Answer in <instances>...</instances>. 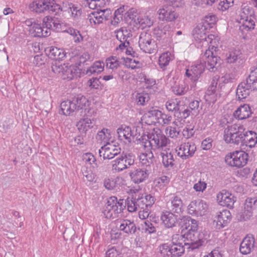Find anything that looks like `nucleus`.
Listing matches in <instances>:
<instances>
[{"label":"nucleus","instance_id":"13","mask_svg":"<svg viewBox=\"0 0 257 257\" xmlns=\"http://www.w3.org/2000/svg\"><path fill=\"white\" fill-rule=\"evenodd\" d=\"M205 67L204 62H197L191 66L190 69L186 70V76L190 78L192 81L196 82L203 73Z\"/></svg>","mask_w":257,"mask_h":257},{"label":"nucleus","instance_id":"31","mask_svg":"<svg viewBox=\"0 0 257 257\" xmlns=\"http://www.w3.org/2000/svg\"><path fill=\"white\" fill-rule=\"evenodd\" d=\"M159 18L160 20L172 22L178 17V14L172 9L167 8L160 9L159 12Z\"/></svg>","mask_w":257,"mask_h":257},{"label":"nucleus","instance_id":"2","mask_svg":"<svg viewBox=\"0 0 257 257\" xmlns=\"http://www.w3.org/2000/svg\"><path fill=\"white\" fill-rule=\"evenodd\" d=\"M125 206V201L123 199L117 200L116 197L111 196L108 199L102 212L106 218L115 219L119 216Z\"/></svg>","mask_w":257,"mask_h":257},{"label":"nucleus","instance_id":"15","mask_svg":"<svg viewBox=\"0 0 257 257\" xmlns=\"http://www.w3.org/2000/svg\"><path fill=\"white\" fill-rule=\"evenodd\" d=\"M255 89L256 88L254 86H252V85L246 79L245 81L241 82L238 85L236 91V97L239 100L245 99L251 91Z\"/></svg>","mask_w":257,"mask_h":257},{"label":"nucleus","instance_id":"56","mask_svg":"<svg viewBox=\"0 0 257 257\" xmlns=\"http://www.w3.org/2000/svg\"><path fill=\"white\" fill-rule=\"evenodd\" d=\"M110 136L109 131L106 128L102 129L99 131L96 136V139L98 140L103 141L105 142Z\"/></svg>","mask_w":257,"mask_h":257},{"label":"nucleus","instance_id":"21","mask_svg":"<svg viewBox=\"0 0 257 257\" xmlns=\"http://www.w3.org/2000/svg\"><path fill=\"white\" fill-rule=\"evenodd\" d=\"M29 29L30 33L35 37H46L50 35V30L46 28L43 23V27L39 24L34 23Z\"/></svg>","mask_w":257,"mask_h":257},{"label":"nucleus","instance_id":"60","mask_svg":"<svg viewBox=\"0 0 257 257\" xmlns=\"http://www.w3.org/2000/svg\"><path fill=\"white\" fill-rule=\"evenodd\" d=\"M144 229L145 232H148L150 234L156 231V228L154 224L149 220H146L144 222Z\"/></svg>","mask_w":257,"mask_h":257},{"label":"nucleus","instance_id":"25","mask_svg":"<svg viewBox=\"0 0 257 257\" xmlns=\"http://www.w3.org/2000/svg\"><path fill=\"white\" fill-rule=\"evenodd\" d=\"M140 161L141 165L146 167V170H149V172H151L152 168L154 167L155 158L154 154L152 152L149 153H142L140 155Z\"/></svg>","mask_w":257,"mask_h":257},{"label":"nucleus","instance_id":"5","mask_svg":"<svg viewBox=\"0 0 257 257\" xmlns=\"http://www.w3.org/2000/svg\"><path fill=\"white\" fill-rule=\"evenodd\" d=\"M140 49L145 53H155L157 50V45L150 34L143 32L141 33L139 41Z\"/></svg>","mask_w":257,"mask_h":257},{"label":"nucleus","instance_id":"42","mask_svg":"<svg viewBox=\"0 0 257 257\" xmlns=\"http://www.w3.org/2000/svg\"><path fill=\"white\" fill-rule=\"evenodd\" d=\"M241 53L239 50H232L226 54V61L228 63H233L241 59Z\"/></svg>","mask_w":257,"mask_h":257},{"label":"nucleus","instance_id":"8","mask_svg":"<svg viewBox=\"0 0 257 257\" xmlns=\"http://www.w3.org/2000/svg\"><path fill=\"white\" fill-rule=\"evenodd\" d=\"M54 0H40L35 1L29 5L31 11L41 13L46 11L50 14L53 13V6Z\"/></svg>","mask_w":257,"mask_h":257},{"label":"nucleus","instance_id":"11","mask_svg":"<svg viewBox=\"0 0 257 257\" xmlns=\"http://www.w3.org/2000/svg\"><path fill=\"white\" fill-rule=\"evenodd\" d=\"M149 138L153 142L154 150L166 146L169 141L159 128L154 129L153 132L149 134Z\"/></svg>","mask_w":257,"mask_h":257},{"label":"nucleus","instance_id":"57","mask_svg":"<svg viewBox=\"0 0 257 257\" xmlns=\"http://www.w3.org/2000/svg\"><path fill=\"white\" fill-rule=\"evenodd\" d=\"M217 18L214 15H209L206 16L204 18V22L201 23L202 24L205 25L207 27H212V25H213L216 22Z\"/></svg>","mask_w":257,"mask_h":257},{"label":"nucleus","instance_id":"52","mask_svg":"<svg viewBox=\"0 0 257 257\" xmlns=\"http://www.w3.org/2000/svg\"><path fill=\"white\" fill-rule=\"evenodd\" d=\"M149 100L150 96L148 93H138L136 95V102L138 105H144Z\"/></svg>","mask_w":257,"mask_h":257},{"label":"nucleus","instance_id":"54","mask_svg":"<svg viewBox=\"0 0 257 257\" xmlns=\"http://www.w3.org/2000/svg\"><path fill=\"white\" fill-rule=\"evenodd\" d=\"M81 171L83 175V179L84 181L92 182L93 181L95 178V175L90 170H88L86 167H82Z\"/></svg>","mask_w":257,"mask_h":257},{"label":"nucleus","instance_id":"7","mask_svg":"<svg viewBox=\"0 0 257 257\" xmlns=\"http://www.w3.org/2000/svg\"><path fill=\"white\" fill-rule=\"evenodd\" d=\"M186 246L182 243H173L172 245H168L164 244L161 249V253L163 257H179L185 252Z\"/></svg>","mask_w":257,"mask_h":257},{"label":"nucleus","instance_id":"53","mask_svg":"<svg viewBox=\"0 0 257 257\" xmlns=\"http://www.w3.org/2000/svg\"><path fill=\"white\" fill-rule=\"evenodd\" d=\"M246 79L252 86H254L257 89V67L250 71L249 75Z\"/></svg>","mask_w":257,"mask_h":257},{"label":"nucleus","instance_id":"9","mask_svg":"<svg viewBox=\"0 0 257 257\" xmlns=\"http://www.w3.org/2000/svg\"><path fill=\"white\" fill-rule=\"evenodd\" d=\"M121 149L119 146L111 143H107L99 150L100 157L102 156L104 160L111 159L120 154Z\"/></svg>","mask_w":257,"mask_h":257},{"label":"nucleus","instance_id":"22","mask_svg":"<svg viewBox=\"0 0 257 257\" xmlns=\"http://www.w3.org/2000/svg\"><path fill=\"white\" fill-rule=\"evenodd\" d=\"M170 77L168 78L169 81L172 91L174 94L177 95H182L185 94L188 90V86L184 82H177L175 80L174 77L169 80Z\"/></svg>","mask_w":257,"mask_h":257},{"label":"nucleus","instance_id":"28","mask_svg":"<svg viewBox=\"0 0 257 257\" xmlns=\"http://www.w3.org/2000/svg\"><path fill=\"white\" fill-rule=\"evenodd\" d=\"M252 113L248 104H244L240 106L233 113L234 117L238 119H245L249 117Z\"/></svg>","mask_w":257,"mask_h":257},{"label":"nucleus","instance_id":"48","mask_svg":"<svg viewBox=\"0 0 257 257\" xmlns=\"http://www.w3.org/2000/svg\"><path fill=\"white\" fill-rule=\"evenodd\" d=\"M179 103V102L176 99L169 100L166 103V107L169 111H174L175 113L178 112L180 110Z\"/></svg>","mask_w":257,"mask_h":257},{"label":"nucleus","instance_id":"24","mask_svg":"<svg viewBox=\"0 0 257 257\" xmlns=\"http://www.w3.org/2000/svg\"><path fill=\"white\" fill-rule=\"evenodd\" d=\"M203 57L206 59L204 63H207L208 66H209L208 69L212 71H214V68L219 66L220 64V58L214 56L212 51L210 50H206Z\"/></svg>","mask_w":257,"mask_h":257},{"label":"nucleus","instance_id":"1","mask_svg":"<svg viewBox=\"0 0 257 257\" xmlns=\"http://www.w3.org/2000/svg\"><path fill=\"white\" fill-rule=\"evenodd\" d=\"M245 131V127L241 124L228 125L224 131V140L226 143L243 146Z\"/></svg>","mask_w":257,"mask_h":257},{"label":"nucleus","instance_id":"61","mask_svg":"<svg viewBox=\"0 0 257 257\" xmlns=\"http://www.w3.org/2000/svg\"><path fill=\"white\" fill-rule=\"evenodd\" d=\"M217 82V81L213 79L211 84L208 87V89L206 92V94L208 96L213 95L216 91Z\"/></svg>","mask_w":257,"mask_h":257},{"label":"nucleus","instance_id":"29","mask_svg":"<svg viewBox=\"0 0 257 257\" xmlns=\"http://www.w3.org/2000/svg\"><path fill=\"white\" fill-rule=\"evenodd\" d=\"M207 29L206 26L201 23L199 24L194 29L193 35L196 41L202 42L207 41L206 32Z\"/></svg>","mask_w":257,"mask_h":257},{"label":"nucleus","instance_id":"39","mask_svg":"<svg viewBox=\"0 0 257 257\" xmlns=\"http://www.w3.org/2000/svg\"><path fill=\"white\" fill-rule=\"evenodd\" d=\"M66 68L62 75L63 79L69 81L72 80L78 73V68L74 65H68L66 64Z\"/></svg>","mask_w":257,"mask_h":257},{"label":"nucleus","instance_id":"63","mask_svg":"<svg viewBox=\"0 0 257 257\" xmlns=\"http://www.w3.org/2000/svg\"><path fill=\"white\" fill-rule=\"evenodd\" d=\"M45 57L42 55H38L34 57L33 63L37 66H40L45 64Z\"/></svg>","mask_w":257,"mask_h":257},{"label":"nucleus","instance_id":"49","mask_svg":"<svg viewBox=\"0 0 257 257\" xmlns=\"http://www.w3.org/2000/svg\"><path fill=\"white\" fill-rule=\"evenodd\" d=\"M106 67L109 69H116L119 66L120 62L116 57L112 56L106 60Z\"/></svg>","mask_w":257,"mask_h":257},{"label":"nucleus","instance_id":"55","mask_svg":"<svg viewBox=\"0 0 257 257\" xmlns=\"http://www.w3.org/2000/svg\"><path fill=\"white\" fill-rule=\"evenodd\" d=\"M66 64H60L59 63L55 62L52 63L51 65V69L53 72L56 74H61L62 75L64 69L66 68Z\"/></svg>","mask_w":257,"mask_h":257},{"label":"nucleus","instance_id":"58","mask_svg":"<svg viewBox=\"0 0 257 257\" xmlns=\"http://www.w3.org/2000/svg\"><path fill=\"white\" fill-rule=\"evenodd\" d=\"M134 200L135 201L136 206H137L138 209H140L141 210H148L149 207L146 204V201L145 200V199L144 197H141V198L138 197V198L135 197Z\"/></svg>","mask_w":257,"mask_h":257},{"label":"nucleus","instance_id":"36","mask_svg":"<svg viewBox=\"0 0 257 257\" xmlns=\"http://www.w3.org/2000/svg\"><path fill=\"white\" fill-rule=\"evenodd\" d=\"M119 229L127 234H134L137 231V227L134 221L128 219L123 220L119 226Z\"/></svg>","mask_w":257,"mask_h":257},{"label":"nucleus","instance_id":"32","mask_svg":"<svg viewBox=\"0 0 257 257\" xmlns=\"http://www.w3.org/2000/svg\"><path fill=\"white\" fill-rule=\"evenodd\" d=\"M46 51L50 58L56 60H62L66 55V53L63 49L52 46L48 48Z\"/></svg>","mask_w":257,"mask_h":257},{"label":"nucleus","instance_id":"10","mask_svg":"<svg viewBox=\"0 0 257 257\" xmlns=\"http://www.w3.org/2000/svg\"><path fill=\"white\" fill-rule=\"evenodd\" d=\"M184 236L188 241L184 243L187 249H191L192 250L199 248L203 244L204 242L199 236L200 234L197 230H191L184 233Z\"/></svg>","mask_w":257,"mask_h":257},{"label":"nucleus","instance_id":"16","mask_svg":"<svg viewBox=\"0 0 257 257\" xmlns=\"http://www.w3.org/2000/svg\"><path fill=\"white\" fill-rule=\"evenodd\" d=\"M207 208V204L201 200L191 201L188 207V213L189 214L197 215H203Z\"/></svg>","mask_w":257,"mask_h":257},{"label":"nucleus","instance_id":"33","mask_svg":"<svg viewBox=\"0 0 257 257\" xmlns=\"http://www.w3.org/2000/svg\"><path fill=\"white\" fill-rule=\"evenodd\" d=\"M44 25L49 30H59L61 28L60 20L55 17L47 16L44 18L43 20Z\"/></svg>","mask_w":257,"mask_h":257},{"label":"nucleus","instance_id":"26","mask_svg":"<svg viewBox=\"0 0 257 257\" xmlns=\"http://www.w3.org/2000/svg\"><path fill=\"white\" fill-rule=\"evenodd\" d=\"M183 206L181 198L177 196H174L167 203V208L171 212L179 213L182 212Z\"/></svg>","mask_w":257,"mask_h":257},{"label":"nucleus","instance_id":"40","mask_svg":"<svg viewBox=\"0 0 257 257\" xmlns=\"http://www.w3.org/2000/svg\"><path fill=\"white\" fill-rule=\"evenodd\" d=\"M94 123L90 119L86 118L80 120L77 124L78 129L80 132L86 133L90 128L93 127Z\"/></svg>","mask_w":257,"mask_h":257},{"label":"nucleus","instance_id":"4","mask_svg":"<svg viewBox=\"0 0 257 257\" xmlns=\"http://www.w3.org/2000/svg\"><path fill=\"white\" fill-rule=\"evenodd\" d=\"M112 162V170L119 172L128 168L134 164L135 156L131 153H124L123 152L120 156Z\"/></svg>","mask_w":257,"mask_h":257},{"label":"nucleus","instance_id":"18","mask_svg":"<svg viewBox=\"0 0 257 257\" xmlns=\"http://www.w3.org/2000/svg\"><path fill=\"white\" fill-rule=\"evenodd\" d=\"M231 219V215L229 210H223L220 212L217 218L214 220L216 223V228L217 229H221L226 226Z\"/></svg>","mask_w":257,"mask_h":257},{"label":"nucleus","instance_id":"43","mask_svg":"<svg viewBox=\"0 0 257 257\" xmlns=\"http://www.w3.org/2000/svg\"><path fill=\"white\" fill-rule=\"evenodd\" d=\"M73 105L72 100L62 102L60 107L62 113L65 115H69L71 113L75 111V108L72 107Z\"/></svg>","mask_w":257,"mask_h":257},{"label":"nucleus","instance_id":"45","mask_svg":"<svg viewBox=\"0 0 257 257\" xmlns=\"http://www.w3.org/2000/svg\"><path fill=\"white\" fill-rule=\"evenodd\" d=\"M104 63L100 61H96L88 68L86 71V74L90 75L92 74L99 73L103 70Z\"/></svg>","mask_w":257,"mask_h":257},{"label":"nucleus","instance_id":"23","mask_svg":"<svg viewBox=\"0 0 257 257\" xmlns=\"http://www.w3.org/2000/svg\"><path fill=\"white\" fill-rule=\"evenodd\" d=\"M150 173L149 170L139 168L130 172V176L133 182L139 184L145 180Z\"/></svg>","mask_w":257,"mask_h":257},{"label":"nucleus","instance_id":"12","mask_svg":"<svg viewBox=\"0 0 257 257\" xmlns=\"http://www.w3.org/2000/svg\"><path fill=\"white\" fill-rule=\"evenodd\" d=\"M110 14V10L99 9L91 12L88 16V19L91 24H99L108 20Z\"/></svg>","mask_w":257,"mask_h":257},{"label":"nucleus","instance_id":"20","mask_svg":"<svg viewBox=\"0 0 257 257\" xmlns=\"http://www.w3.org/2000/svg\"><path fill=\"white\" fill-rule=\"evenodd\" d=\"M255 239L251 234L245 236L240 244L239 250L243 254L249 253L254 248Z\"/></svg>","mask_w":257,"mask_h":257},{"label":"nucleus","instance_id":"62","mask_svg":"<svg viewBox=\"0 0 257 257\" xmlns=\"http://www.w3.org/2000/svg\"><path fill=\"white\" fill-rule=\"evenodd\" d=\"M166 34V30L160 28H156L154 29L153 34L157 40L161 39Z\"/></svg>","mask_w":257,"mask_h":257},{"label":"nucleus","instance_id":"59","mask_svg":"<svg viewBox=\"0 0 257 257\" xmlns=\"http://www.w3.org/2000/svg\"><path fill=\"white\" fill-rule=\"evenodd\" d=\"M233 3V0H220L218 9L224 11L230 7Z\"/></svg>","mask_w":257,"mask_h":257},{"label":"nucleus","instance_id":"64","mask_svg":"<svg viewBox=\"0 0 257 257\" xmlns=\"http://www.w3.org/2000/svg\"><path fill=\"white\" fill-rule=\"evenodd\" d=\"M124 62L125 66L128 68H131L132 69H136L137 68L136 64L138 63V62L136 60L129 58H125Z\"/></svg>","mask_w":257,"mask_h":257},{"label":"nucleus","instance_id":"34","mask_svg":"<svg viewBox=\"0 0 257 257\" xmlns=\"http://www.w3.org/2000/svg\"><path fill=\"white\" fill-rule=\"evenodd\" d=\"M117 133L119 140L123 141L125 143L131 142L132 134L131 128L129 126L119 127L117 130Z\"/></svg>","mask_w":257,"mask_h":257},{"label":"nucleus","instance_id":"51","mask_svg":"<svg viewBox=\"0 0 257 257\" xmlns=\"http://www.w3.org/2000/svg\"><path fill=\"white\" fill-rule=\"evenodd\" d=\"M242 26L248 30H253L255 27V18L253 16V13L249 14L248 19L242 23Z\"/></svg>","mask_w":257,"mask_h":257},{"label":"nucleus","instance_id":"37","mask_svg":"<svg viewBox=\"0 0 257 257\" xmlns=\"http://www.w3.org/2000/svg\"><path fill=\"white\" fill-rule=\"evenodd\" d=\"M116 39L119 42H129L132 37L131 31L125 27H122L115 31Z\"/></svg>","mask_w":257,"mask_h":257},{"label":"nucleus","instance_id":"30","mask_svg":"<svg viewBox=\"0 0 257 257\" xmlns=\"http://www.w3.org/2000/svg\"><path fill=\"white\" fill-rule=\"evenodd\" d=\"M73 103V108H75V111L84 108L86 105H88L89 101L87 99L81 95L77 94L73 97L71 99Z\"/></svg>","mask_w":257,"mask_h":257},{"label":"nucleus","instance_id":"46","mask_svg":"<svg viewBox=\"0 0 257 257\" xmlns=\"http://www.w3.org/2000/svg\"><path fill=\"white\" fill-rule=\"evenodd\" d=\"M171 60V53L166 52L163 53L159 58L158 64L159 67L163 70L166 69Z\"/></svg>","mask_w":257,"mask_h":257},{"label":"nucleus","instance_id":"17","mask_svg":"<svg viewBox=\"0 0 257 257\" xmlns=\"http://www.w3.org/2000/svg\"><path fill=\"white\" fill-rule=\"evenodd\" d=\"M257 209V199L247 198L244 203V210L242 213V218L244 220L249 219L252 215L253 210Z\"/></svg>","mask_w":257,"mask_h":257},{"label":"nucleus","instance_id":"27","mask_svg":"<svg viewBox=\"0 0 257 257\" xmlns=\"http://www.w3.org/2000/svg\"><path fill=\"white\" fill-rule=\"evenodd\" d=\"M161 219L166 227L172 228L176 225L178 216L170 211H166L162 214Z\"/></svg>","mask_w":257,"mask_h":257},{"label":"nucleus","instance_id":"14","mask_svg":"<svg viewBox=\"0 0 257 257\" xmlns=\"http://www.w3.org/2000/svg\"><path fill=\"white\" fill-rule=\"evenodd\" d=\"M217 200L220 205L232 208L236 198L229 192L223 190L217 194Z\"/></svg>","mask_w":257,"mask_h":257},{"label":"nucleus","instance_id":"3","mask_svg":"<svg viewBox=\"0 0 257 257\" xmlns=\"http://www.w3.org/2000/svg\"><path fill=\"white\" fill-rule=\"evenodd\" d=\"M248 159V154L244 151H235L226 155L225 162L231 167L240 168L247 164Z\"/></svg>","mask_w":257,"mask_h":257},{"label":"nucleus","instance_id":"41","mask_svg":"<svg viewBox=\"0 0 257 257\" xmlns=\"http://www.w3.org/2000/svg\"><path fill=\"white\" fill-rule=\"evenodd\" d=\"M139 144L142 148L146 150L145 152H152L151 150H154L153 142L149 139V135H144L139 139Z\"/></svg>","mask_w":257,"mask_h":257},{"label":"nucleus","instance_id":"50","mask_svg":"<svg viewBox=\"0 0 257 257\" xmlns=\"http://www.w3.org/2000/svg\"><path fill=\"white\" fill-rule=\"evenodd\" d=\"M83 160L88 164L90 165L93 168L98 167L97 164L96 163V159L94 156L91 153H86L83 155Z\"/></svg>","mask_w":257,"mask_h":257},{"label":"nucleus","instance_id":"19","mask_svg":"<svg viewBox=\"0 0 257 257\" xmlns=\"http://www.w3.org/2000/svg\"><path fill=\"white\" fill-rule=\"evenodd\" d=\"M196 146L194 144L190 143H184L180 147V152L178 155L183 160H186L191 157L196 151Z\"/></svg>","mask_w":257,"mask_h":257},{"label":"nucleus","instance_id":"6","mask_svg":"<svg viewBox=\"0 0 257 257\" xmlns=\"http://www.w3.org/2000/svg\"><path fill=\"white\" fill-rule=\"evenodd\" d=\"M124 20L125 21L135 27H137L138 25L142 27H150L152 22L147 18H141L138 16L137 11L134 9H131L126 12L124 15Z\"/></svg>","mask_w":257,"mask_h":257},{"label":"nucleus","instance_id":"47","mask_svg":"<svg viewBox=\"0 0 257 257\" xmlns=\"http://www.w3.org/2000/svg\"><path fill=\"white\" fill-rule=\"evenodd\" d=\"M193 224V228H195L197 226V221L194 219H192L190 216H185L183 217L181 219L180 222V225L182 228V230H186L188 229L189 224Z\"/></svg>","mask_w":257,"mask_h":257},{"label":"nucleus","instance_id":"35","mask_svg":"<svg viewBox=\"0 0 257 257\" xmlns=\"http://www.w3.org/2000/svg\"><path fill=\"white\" fill-rule=\"evenodd\" d=\"M73 8V4L68 1H64L62 2V4L60 5L56 4V2L54 1L53 13H55L56 15H59L62 12L70 13V11H72Z\"/></svg>","mask_w":257,"mask_h":257},{"label":"nucleus","instance_id":"38","mask_svg":"<svg viewBox=\"0 0 257 257\" xmlns=\"http://www.w3.org/2000/svg\"><path fill=\"white\" fill-rule=\"evenodd\" d=\"M244 145L251 148L257 144V134L251 131L244 132Z\"/></svg>","mask_w":257,"mask_h":257},{"label":"nucleus","instance_id":"44","mask_svg":"<svg viewBox=\"0 0 257 257\" xmlns=\"http://www.w3.org/2000/svg\"><path fill=\"white\" fill-rule=\"evenodd\" d=\"M162 157V162L164 166L166 168H173L174 165L175 160L173 154L171 152H166L161 153Z\"/></svg>","mask_w":257,"mask_h":257}]
</instances>
